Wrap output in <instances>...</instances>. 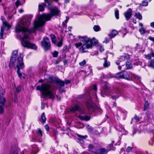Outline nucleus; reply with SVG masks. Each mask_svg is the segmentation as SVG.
Returning a JSON list of instances; mask_svg holds the SVG:
<instances>
[{"label":"nucleus","instance_id":"f257e3e1","mask_svg":"<svg viewBox=\"0 0 154 154\" xmlns=\"http://www.w3.org/2000/svg\"><path fill=\"white\" fill-rule=\"evenodd\" d=\"M60 15V10L56 7H54L51 9L50 13L44 14L38 16L34 21L33 28L29 29L28 28L31 22V17L26 16L22 21L17 24L15 28L18 38H20L21 40L22 45L28 48L36 49L37 46L28 41L29 34L35 32L36 30L43 31V26L46 21L50 20L54 16H59Z\"/></svg>","mask_w":154,"mask_h":154},{"label":"nucleus","instance_id":"f03ea898","mask_svg":"<svg viewBox=\"0 0 154 154\" xmlns=\"http://www.w3.org/2000/svg\"><path fill=\"white\" fill-rule=\"evenodd\" d=\"M59 85L60 88L63 86L64 82L52 76H48L47 82L37 86L36 89L39 90L44 98L47 97L50 98L54 99L56 94V85Z\"/></svg>","mask_w":154,"mask_h":154},{"label":"nucleus","instance_id":"7ed1b4c3","mask_svg":"<svg viewBox=\"0 0 154 154\" xmlns=\"http://www.w3.org/2000/svg\"><path fill=\"white\" fill-rule=\"evenodd\" d=\"M77 38L80 42L75 43L74 45L76 48H79V51L81 53L87 52L86 49L92 48L93 45L97 43L98 42L95 38L91 39L86 35H78Z\"/></svg>","mask_w":154,"mask_h":154},{"label":"nucleus","instance_id":"20e7f679","mask_svg":"<svg viewBox=\"0 0 154 154\" xmlns=\"http://www.w3.org/2000/svg\"><path fill=\"white\" fill-rule=\"evenodd\" d=\"M114 91L110 89L109 84L107 82H105L103 84L101 89V95L102 97H104L105 96H112V98L114 99L118 98L120 94L112 96L113 94Z\"/></svg>","mask_w":154,"mask_h":154},{"label":"nucleus","instance_id":"39448f33","mask_svg":"<svg viewBox=\"0 0 154 154\" xmlns=\"http://www.w3.org/2000/svg\"><path fill=\"white\" fill-rule=\"evenodd\" d=\"M116 77L117 78L125 79L128 80H130L132 79L137 80L138 82L140 81V78L131 72L128 73L127 72L124 71L116 74Z\"/></svg>","mask_w":154,"mask_h":154},{"label":"nucleus","instance_id":"423d86ee","mask_svg":"<svg viewBox=\"0 0 154 154\" xmlns=\"http://www.w3.org/2000/svg\"><path fill=\"white\" fill-rule=\"evenodd\" d=\"M23 55L22 54H20V56L18 57L17 63L16 65V67L17 68V72L18 74V76L21 79H24L25 76L24 74L20 72V70L23 69L24 67V63L23 62Z\"/></svg>","mask_w":154,"mask_h":154},{"label":"nucleus","instance_id":"0eeeda50","mask_svg":"<svg viewBox=\"0 0 154 154\" xmlns=\"http://www.w3.org/2000/svg\"><path fill=\"white\" fill-rule=\"evenodd\" d=\"M5 94L4 90L2 89L0 91V114H3L5 111L4 107L6 103V100L4 97Z\"/></svg>","mask_w":154,"mask_h":154},{"label":"nucleus","instance_id":"6e6552de","mask_svg":"<svg viewBox=\"0 0 154 154\" xmlns=\"http://www.w3.org/2000/svg\"><path fill=\"white\" fill-rule=\"evenodd\" d=\"M1 19L2 21L3 26L2 27L1 29L0 36V38L3 39L4 27L6 28L7 30H8L9 29V28H10L11 27V26L9 23L5 20V17L4 16H2Z\"/></svg>","mask_w":154,"mask_h":154},{"label":"nucleus","instance_id":"1a4fd4ad","mask_svg":"<svg viewBox=\"0 0 154 154\" xmlns=\"http://www.w3.org/2000/svg\"><path fill=\"white\" fill-rule=\"evenodd\" d=\"M17 53L18 51L17 50H14L13 51L9 64V67L10 68H11L14 66V63L16 61V59H17V61L18 57L20 56V54H22L23 56V54H20L19 55L17 56Z\"/></svg>","mask_w":154,"mask_h":154},{"label":"nucleus","instance_id":"9d476101","mask_svg":"<svg viewBox=\"0 0 154 154\" xmlns=\"http://www.w3.org/2000/svg\"><path fill=\"white\" fill-rule=\"evenodd\" d=\"M43 134L42 131L40 128H38L36 131V134L32 137V141H42V137Z\"/></svg>","mask_w":154,"mask_h":154},{"label":"nucleus","instance_id":"9b49d317","mask_svg":"<svg viewBox=\"0 0 154 154\" xmlns=\"http://www.w3.org/2000/svg\"><path fill=\"white\" fill-rule=\"evenodd\" d=\"M41 43L42 46L45 51L50 49L51 44L49 39L48 37H44Z\"/></svg>","mask_w":154,"mask_h":154},{"label":"nucleus","instance_id":"f8f14e48","mask_svg":"<svg viewBox=\"0 0 154 154\" xmlns=\"http://www.w3.org/2000/svg\"><path fill=\"white\" fill-rule=\"evenodd\" d=\"M79 110V112L81 114H84L85 113V109L84 108H80L77 105H75L71 108L69 109V110L68 111V113H71L77 111Z\"/></svg>","mask_w":154,"mask_h":154},{"label":"nucleus","instance_id":"ddd939ff","mask_svg":"<svg viewBox=\"0 0 154 154\" xmlns=\"http://www.w3.org/2000/svg\"><path fill=\"white\" fill-rule=\"evenodd\" d=\"M132 14V10L131 8H129L124 13V15L127 20H128L131 17Z\"/></svg>","mask_w":154,"mask_h":154},{"label":"nucleus","instance_id":"4468645a","mask_svg":"<svg viewBox=\"0 0 154 154\" xmlns=\"http://www.w3.org/2000/svg\"><path fill=\"white\" fill-rule=\"evenodd\" d=\"M77 136L79 137L78 140L79 141L81 144H83L84 143V141L83 140L85 139L88 137V136L87 135H85V136H82L79 134H77Z\"/></svg>","mask_w":154,"mask_h":154},{"label":"nucleus","instance_id":"2eb2a0df","mask_svg":"<svg viewBox=\"0 0 154 154\" xmlns=\"http://www.w3.org/2000/svg\"><path fill=\"white\" fill-rule=\"evenodd\" d=\"M78 117L81 120H84L85 121H89L91 118V117L90 116H88L87 115L84 116L80 115L78 116Z\"/></svg>","mask_w":154,"mask_h":154},{"label":"nucleus","instance_id":"dca6fc26","mask_svg":"<svg viewBox=\"0 0 154 154\" xmlns=\"http://www.w3.org/2000/svg\"><path fill=\"white\" fill-rule=\"evenodd\" d=\"M108 151L107 150H105V148H101L96 151V153L97 154H104L107 152Z\"/></svg>","mask_w":154,"mask_h":154},{"label":"nucleus","instance_id":"f3484780","mask_svg":"<svg viewBox=\"0 0 154 154\" xmlns=\"http://www.w3.org/2000/svg\"><path fill=\"white\" fill-rule=\"evenodd\" d=\"M139 26L141 27L139 30V32L141 35L144 34L146 32V31L143 27V24L141 23H139Z\"/></svg>","mask_w":154,"mask_h":154},{"label":"nucleus","instance_id":"a211bd4d","mask_svg":"<svg viewBox=\"0 0 154 154\" xmlns=\"http://www.w3.org/2000/svg\"><path fill=\"white\" fill-rule=\"evenodd\" d=\"M20 149L17 147H12L10 154H18Z\"/></svg>","mask_w":154,"mask_h":154},{"label":"nucleus","instance_id":"6ab92c4d","mask_svg":"<svg viewBox=\"0 0 154 154\" xmlns=\"http://www.w3.org/2000/svg\"><path fill=\"white\" fill-rule=\"evenodd\" d=\"M129 58V56L127 54H125L123 56H122L119 59V62H122L125 61V60Z\"/></svg>","mask_w":154,"mask_h":154},{"label":"nucleus","instance_id":"aec40b11","mask_svg":"<svg viewBox=\"0 0 154 154\" xmlns=\"http://www.w3.org/2000/svg\"><path fill=\"white\" fill-rule=\"evenodd\" d=\"M47 5L45 3H43L38 6L39 11H43L44 10V7H47Z\"/></svg>","mask_w":154,"mask_h":154},{"label":"nucleus","instance_id":"412c9836","mask_svg":"<svg viewBox=\"0 0 154 154\" xmlns=\"http://www.w3.org/2000/svg\"><path fill=\"white\" fill-rule=\"evenodd\" d=\"M86 105L88 109L92 108L93 105V101L91 100H89L87 101Z\"/></svg>","mask_w":154,"mask_h":154},{"label":"nucleus","instance_id":"4be33fe9","mask_svg":"<svg viewBox=\"0 0 154 154\" xmlns=\"http://www.w3.org/2000/svg\"><path fill=\"white\" fill-rule=\"evenodd\" d=\"M118 33V32L117 31L115 30H113L112 31L110 34L108 35V36L110 38H112L114 37Z\"/></svg>","mask_w":154,"mask_h":154},{"label":"nucleus","instance_id":"5701e85b","mask_svg":"<svg viewBox=\"0 0 154 154\" xmlns=\"http://www.w3.org/2000/svg\"><path fill=\"white\" fill-rule=\"evenodd\" d=\"M104 63H103V65L104 67L106 68L109 66L110 65V62L107 61V59L106 58H104Z\"/></svg>","mask_w":154,"mask_h":154},{"label":"nucleus","instance_id":"b1692460","mask_svg":"<svg viewBox=\"0 0 154 154\" xmlns=\"http://www.w3.org/2000/svg\"><path fill=\"white\" fill-rule=\"evenodd\" d=\"M134 16L140 20H141L142 19V16L139 12L135 13Z\"/></svg>","mask_w":154,"mask_h":154},{"label":"nucleus","instance_id":"393cba45","mask_svg":"<svg viewBox=\"0 0 154 154\" xmlns=\"http://www.w3.org/2000/svg\"><path fill=\"white\" fill-rule=\"evenodd\" d=\"M46 119L45 117V113H43L41 116V119L40 120V121L42 123H45Z\"/></svg>","mask_w":154,"mask_h":154},{"label":"nucleus","instance_id":"a878e982","mask_svg":"<svg viewBox=\"0 0 154 154\" xmlns=\"http://www.w3.org/2000/svg\"><path fill=\"white\" fill-rule=\"evenodd\" d=\"M125 66L126 69H131L132 66L131 63L129 62H126L125 64Z\"/></svg>","mask_w":154,"mask_h":154},{"label":"nucleus","instance_id":"bb28decb","mask_svg":"<svg viewBox=\"0 0 154 154\" xmlns=\"http://www.w3.org/2000/svg\"><path fill=\"white\" fill-rule=\"evenodd\" d=\"M52 42L54 43H55L56 42V38L55 36L53 34L50 35Z\"/></svg>","mask_w":154,"mask_h":154},{"label":"nucleus","instance_id":"cd10ccee","mask_svg":"<svg viewBox=\"0 0 154 154\" xmlns=\"http://www.w3.org/2000/svg\"><path fill=\"white\" fill-rule=\"evenodd\" d=\"M151 113L149 112H147L146 113V116L147 118L146 122H149V120L151 119Z\"/></svg>","mask_w":154,"mask_h":154},{"label":"nucleus","instance_id":"c85d7f7f","mask_svg":"<svg viewBox=\"0 0 154 154\" xmlns=\"http://www.w3.org/2000/svg\"><path fill=\"white\" fill-rule=\"evenodd\" d=\"M149 106V103L148 102V101H146L145 103L143 110L144 111L148 109Z\"/></svg>","mask_w":154,"mask_h":154},{"label":"nucleus","instance_id":"c756f323","mask_svg":"<svg viewBox=\"0 0 154 154\" xmlns=\"http://www.w3.org/2000/svg\"><path fill=\"white\" fill-rule=\"evenodd\" d=\"M121 130H119L120 131L122 132L124 134H126L128 132L127 131H125V129L124 127L122 126H120Z\"/></svg>","mask_w":154,"mask_h":154},{"label":"nucleus","instance_id":"7c9ffc66","mask_svg":"<svg viewBox=\"0 0 154 154\" xmlns=\"http://www.w3.org/2000/svg\"><path fill=\"white\" fill-rule=\"evenodd\" d=\"M93 29L95 32H98L100 30V27L98 25H95L93 27Z\"/></svg>","mask_w":154,"mask_h":154},{"label":"nucleus","instance_id":"2f4dec72","mask_svg":"<svg viewBox=\"0 0 154 154\" xmlns=\"http://www.w3.org/2000/svg\"><path fill=\"white\" fill-rule=\"evenodd\" d=\"M115 15L116 18L117 19H118L119 18V11L118 9H117L115 11Z\"/></svg>","mask_w":154,"mask_h":154},{"label":"nucleus","instance_id":"473e14b6","mask_svg":"<svg viewBox=\"0 0 154 154\" xmlns=\"http://www.w3.org/2000/svg\"><path fill=\"white\" fill-rule=\"evenodd\" d=\"M44 1L45 2V3L47 4V7L48 8H50V6L51 4V2L49 0H44Z\"/></svg>","mask_w":154,"mask_h":154},{"label":"nucleus","instance_id":"72a5a7b5","mask_svg":"<svg viewBox=\"0 0 154 154\" xmlns=\"http://www.w3.org/2000/svg\"><path fill=\"white\" fill-rule=\"evenodd\" d=\"M136 49H142L143 48V46L139 44H137L135 46Z\"/></svg>","mask_w":154,"mask_h":154},{"label":"nucleus","instance_id":"f704fd0d","mask_svg":"<svg viewBox=\"0 0 154 154\" xmlns=\"http://www.w3.org/2000/svg\"><path fill=\"white\" fill-rule=\"evenodd\" d=\"M150 66L154 69V59L152 60L150 62Z\"/></svg>","mask_w":154,"mask_h":154},{"label":"nucleus","instance_id":"c9c22d12","mask_svg":"<svg viewBox=\"0 0 154 154\" xmlns=\"http://www.w3.org/2000/svg\"><path fill=\"white\" fill-rule=\"evenodd\" d=\"M86 61L85 60H83L82 61L79 63V65L81 66H83L86 63Z\"/></svg>","mask_w":154,"mask_h":154},{"label":"nucleus","instance_id":"e433bc0d","mask_svg":"<svg viewBox=\"0 0 154 154\" xmlns=\"http://www.w3.org/2000/svg\"><path fill=\"white\" fill-rule=\"evenodd\" d=\"M58 53L56 51H55L52 53L53 56L54 57H57L58 55Z\"/></svg>","mask_w":154,"mask_h":154},{"label":"nucleus","instance_id":"4c0bfd02","mask_svg":"<svg viewBox=\"0 0 154 154\" xmlns=\"http://www.w3.org/2000/svg\"><path fill=\"white\" fill-rule=\"evenodd\" d=\"M148 4V2L147 0H143L142 2V5L143 6H147Z\"/></svg>","mask_w":154,"mask_h":154},{"label":"nucleus","instance_id":"58836bf2","mask_svg":"<svg viewBox=\"0 0 154 154\" xmlns=\"http://www.w3.org/2000/svg\"><path fill=\"white\" fill-rule=\"evenodd\" d=\"M109 150L107 149L108 151L111 150H115V148L113 147V145L112 144H110L109 145Z\"/></svg>","mask_w":154,"mask_h":154},{"label":"nucleus","instance_id":"ea45409f","mask_svg":"<svg viewBox=\"0 0 154 154\" xmlns=\"http://www.w3.org/2000/svg\"><path fill=\"white\" fill-rule=\"evenodd\" d=\"M132 147H131L130 146H128L126 149V151L127 152H129L132 150Z\"/></svg>","mask_w":154,"mask_h":154},{"label":"nucleus","instance_id":"a19ab883","mask_svg":"<svg viewBox=\"0 0 154 154\" xmlns=\"http://www.w3.org/2000/svg\"><path fill=\"white\" fill-rule=\"evenodd\" d=\"M94 148V146L91 144H89L88 146V149L89 150H91Z\"/></svg>","mask_w":154,"mask_h":154},{"label":"nucleus","instance_id":"79ce46f5","mask_svg":"<svg viewBox=\"0 0 154 154\" xmlns=\"http://www.w3.org/2000/svg\"><path fill=\"white\" fill-rule=\"evenodd\" d=\"M87 128L90 131H92L94 129L93 127L90 126L89 125H87Z\"/></svg>","mask_w":154,"mask_h":154},{"label":"nucleus","instance_id":"37998d69","mask_svg":"<svg viewBox=\"0 0 154 154\" xmlns=\"http://www.w3.org/2000/svg\"><path fill=\"white\" fill-rule=\"evenodd\" d=\"M15 5L17 7V8L19 5H20V1L19 0H17L15 3Z\"/></svg>","mask_w":154,"mask_h":154},{"label":"nucleus","instance_id":"c03bdc74","mask_svg":"<svg viewBox=\"0 0 154 154\" xmlns=\"http://www.w3.org/2000/svg\"><path fill=\"white\" fill-rule=\"evenodd\" d=\"M109 40V38H105L103 42V43H107L108 42Z\"/></svg>","mask_w":154,"mask_h":154},{"label":"nucleus","instance_id":"a18cd8bd","mask_svg":"<svg viewBox=\"0 0 154 154\" xmlns=\"http://www.w3.org/2000/svg\"><path fill=\"white\" fill-rule=\"evenodd\" d=\"M62 41H60L59 42H58L57 44V46H58V47H60L61 46V45H62Z\"/></svg>","mask_w":154,"mask_h":154},{"label":"nucleus","instance_id":"49530a36","mask_svg":"<svg viewBox=\"0 0 154 154\" xmlns=\"http://www.w3.org/2000/svg\"><path fill=\"white\" fill-rule=\"evenodd\" d=\"M92 90H94L95 92L97 90V88L96 85H94L93 86Z\"/></svg>","mask_w":154,"mask_h":154},{"label":"nucleus","instance_id":"de8ad7c7","mask_svg":"<svg viewBox=\"0 0 154 154\" xmlns=\"http://www.w3.org/2000/svg\"><path fill=\"white\" fill-rule=\"evenodd\" d=\"M16 90L17 92H19L21 90V87L20 86H18L16 88Z\"/></svg>","mask_w":154,"mask_h":154},{"label":"nucleus","instance_id":"09e8293b","mask_svg":"<svg viewBox=\"0 0 154 154\" xmlns=\"http://www.w3.org/2000/svg\"><path fill=\"white\" fill-rule=\"evenodd\" d=\"M154 142V140L153 139H152L150 141H149V144L151 145H152Z\"/></svg>","mask_w":154,"mask_h":154},{"label":"nucleus","instance_id":"8fccbe9b","mask_svg":"<svg viewBox=\"0 0 154 154\" xmlns=\"http://www.w3.org/2000/svg\"><path fill=\"white\" fill-rule=\"evenodd\" d=\"M134 118L135 119L137 120V121H140L139 118L136 115H135Z\"/></svg>","mask_w":154,"mask_h":154},{"label":"nucleus","instance_id":"3c124183","mask_svg":"<svg viewBox=\"0 0 154 154\" xmlns=\"http://www.w3.org/2000/svg\"><path fill=\"white\" fill-rule=\"evenodd\" d=\"M45 129L47 131H48L49 130V127L48 125H46L45 126Z\"/></svg>","mask_w":154,"mask_h":154},{"label":"nucleus","instance_id":"603ef678","mask_svg":"<svg viewBox=\"0 0 154 154\" xmlns=\"http://www.w3.org/2000/svg\"><path fill=\"white\" fill-rule=\"evenodd\" d=\"M149 39L150 40L154 42V37L149 36Z\"/></svg>","mask_w":154,"mask_h":154},{"label":"nucleus","instance_id":"864d4df0","mask_svg":"<svg viewBox=\"0 0 154 154\" xmlns=\"http://www.w3.org/2000/svg\"><path fill=\"white\" fill-rule=\"evenodd\" d=\"M146 58L147 59H150L151 58V56L149 54H148L147 55H146Z\"/></svg>","mask_w":154,"mask_h":154},{"label":"nucleus","instance_id":"5fc2aeb1","mask_svg":"<svg viewBox=\"0 0 154 154\" xmlns=\"http://www.w3.org/2000/svg\"><path fill=\"white\" fill-rule=\"evenodd\" d=\"M99 49L100 51H104V49L101 46H100V47H99Z\"/></svg>","mask_w":154,"mask_h":154},{"label":"nucleus","instance_id":"6e6d98bb","mask_svg":"<svg viewBox=\"0 0 154 154\" xmlns=\"http://www.w3.org/2000/svg\"><path fill=\"white\" fill-rule=\"evenodd\" d=\"M65 83L67 85L68 83H70V81L69 80H66L65 81Z\"/></svg>","mask_w":154,"mask_h":154},{"label":"nucleus","instance_id":"4d7b16f0","mask_svg":"<svg viewBox=\"0 0 154 154\" xmlns=\"http://www.w3.org/2000/svg\"><path fill=\"white\" fill-rule=\"evenodd\" d=\"M150 25L152 27L154 28V22L151 23H150Z\"/></svg>","mask_w":154,"mask_h":154},{"label":"nucleus","instance_id":"13d9d810","mask_svg":"<svg viewBox=\"0 0 154 154\" xmlns=\"http://www.w3.org/2000/svg\"><path fill=\"white\" fill-rule=\"evenodd\" d=\"M23 12V10L22 9H20L19 10V12L20 13H21Z\"/></svg>","mask_w":154,"mask_h":154},{"label":"nucleus","instance_id":"bf43d9fd","mask_svg":"<svg viewBox=\"0 0 154 154\" xmlns=\"http://www.w3.org/2000/svg\"><path fill=\"white\" fill-rule=\"evenodd\" d=\"M69 18L68 17H66V19L65 20V23H67V22H68V20H69Z\"/></svg>","mask_w":154,"mask_h":154},{"label":"nucleus","instance_id":"052dcab7","mask_svg":"<svg viewBox=\"0 0 154 154\" xmlns=\"http://www.w3.org/2000/svg\"><path fill=\"white\" fill-rule=\"evenodd\" d=\"M14 101L15 103H17V98L15 97L14 99Z\"/></svg>","mask_w":154,"mask_h":154},{"label":"nucleus","instance_id":"680f3d73","mask_svg":"<svg viewBox=\"0 0 154 154\" xmlns=\"http://www.w3.org/2000/svg\"><path fill=\"white\" fill-rule=\"evenodd\" d=\"M32 151H33V153H35V154L37 153L38 151V150H37L36 151H35V149H32Z\"/></svg>","mask_w":154,"mask_h":154},{"label":"nucleus","instance_id":"e2e57ef3","mask_svg":"<svg viewBox=\"0 0 154 154\" xmlns=\"http://www.w3.org/2000/svg\"><path fill=\"white\" fill-rule=\"evenodd\" d=\"M67 47L66 46H65L63 48V51H65L67 49Z\"/></svg>","mask_w":154,"mask_h":154},{"label":"nucleus","instance_id":"0e129e2a","mask_svg":"<svg viewBox=\"0 0 154 154\" xmlns=\"http://www.w3.org/2000/svg\"><path fill=\"white\" fill-rule=\"evenodd\" d=\"M45 108V106L44 105L42 104V106H41V108L42 109H43Z\"/></svg>","mask_w":154,"mask_h":154},{"label":"nucleus","instance_id":"69168bd1","mask_svg":"<svg viewBox=\"0 0 154 154\" xmlns=\"http://www.w3.org/2000/svg\"><path fill=\"white\" fill-rule=\"evenodd\" d=\"M133 22L134 23H136V19L134 20V19H133Z\"/></svg>","mask_w":154,"mask_h":154},{"label":"nucleus","instance_id":"338daca9","mask_svg":"<svg viewBox=\"0 0 154 154\" xmlns=\"http://www.w3.org/2000/svg\"><path fill=\"white\" fill-rule=\"evenodd\" d=\"M70 0H65V2L66 3H68L69 2Z\"/></svg>","mask_w":154,"mask_h":154},{"label":"nucleus","instance_id":"774afa93","mask_svg":"<svg viewBox=\"0 0 154 154\" xmlns=\"http://www.w3.org/2000/svg\"><path fill=\"white\" fill-rule=\"evenodd\" d=\"M150 54L152 57H154V53L151 52V53H150Z\"/></svg>","mask_w":154,"mask_h":154}]
</instances>
